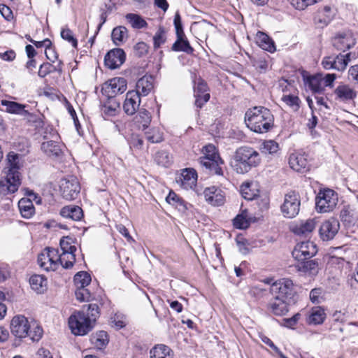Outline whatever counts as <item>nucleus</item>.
Returning a JSON list of instances; mask_svg holds the SVG:
<instances>
[{"instance_id": "c9c22d12", "label": "nucleus", "mask_w": 358, "mask_h": 358, "mask_svg": "<svg viewBox=\"0 0 358 358\" xmlns=\"http://www.w3.org/2000/svg\"><path fill=\"white\" fill-rule=\"evenodd\" d=\"M18 208L22 216L27 219L31 217L35 212L33 202L27 198H22L19 201Z\"/></svg>"}, {"instance_id": "4468645a", "label": "nucleus", "mask_w": 358, "mask_h": 358, "mask_svg": "<svg viewBox=\"0 0 358 358\" xmlns=\"http://www.w3.org/2000/svg\"><path fill=\"white\" fill-rule=\"evenodd\" d=\"M127 90V80L124 78L115 77L105 83L102 88L103 94L108 98H114Z\"/></svg>"}, {"instance_id": "69168bd1", "label": "nucleus", "mask_w": 358, "mask_h": 358, "mask_svg": "<svg viewBox=\"0 0 358 358\" xmlns=\"http://www.w3.org/2000/svg\"><path fill=\"white\" fill-rule=\"evenodd\" d=\"M134 50L138 57H141L148 52V46L144 42H138L135 45Z\"/></svg>"}, {"instance_id": "e2e57ef3", "label": "nucleus", "mask_w": 358, "mask_h": 358, "mask_svg": "<svg viewBox=\"0 0 358 358\" xmlns=\"http://www.w3.org/2000/svg\"><path fill=\"white\" fill-rule=\"evenodd\" d=\"M95 344L99 348H102L106 346L108 343V334L104 331H101L96 334V337L95 338Z\"/></svg>"}, {"instance_id": "a878e982", "label": "nucleus", "mask_w": 358, "mask_h": 358, "mask_svg": "<svg viewBox=\"0 0 358 358\" xmlns=\"http://www.w3.org/2000/svg\"><path fill=\"white\" fill-rule=\"evenodd\" d=\"M294 267L298 271L308 275H316L318 271V263L315 259L297 261Z\"/></svg>"}, {"instance_id": "4c0bfd02", "label": "nucleus", "mask_w": 358, "mask_h": 358, "mask_svg": "<svg viewBox=\"0 0 358 358\" xmlns=\"http://www.w3.org/2000/svg\"><path fill=\"white\" fill-rule=\"evenodd\" d=\"M171 50L175 52H184L189 55L194 52V48L190 45L185 35L181 36L180 38H176V41L172 45Z\"/></svg>"}, {"instance_id": "a211bd4d", "label": "nucleus", "mask_w": 358, "mask_h": 358, "mask_svg": "<svg viewBox=\"0 0 358 358\" xmlns=\"http://www.w3.org/2000/svg\"><path fill=\"white\" fill-rule=\"evenodd\" d=\"M334 13L330 6H326L318 9L313 16V23L316 28L326 27L333 20Z\"/></svg>"}, {"instance_id": "412c9836", "label": "nucleus", "mask_w": 358, "mask_h": 358, "mask_svg": "<svg viewBox=\"0 0 358 358\" xmlns=\"http://www.w3.org/2000/svg\"><path fill=\"white\" fill-rule=\"evenodd\" d=\"M141 97L138 92L134 90L129 91L126 94V99L123 104V109L125 113L129 115H134L139 108Z\"/></svg>"}, {"instance_id": "774afa93", "label": "nucleus", "mask_w": 358, "mask_h": 358, "mask_svg": "<svg viewBox=\"0 0 358 358\" xmlns=\"http://www.w3.org/2000/svg\"><path fill=\"white\" fill-rule=\"evenodd\" d=\"M262 36L264 37V39L266 40V43L260 44L262 48L270 52H274L275 50L274 42L266 34L262 33Z\"/></svg>"}, {"instance_id": "a18cd8bd", "label": "nucleus", "mask_w": 358, "mask_h": 358, "mask_svg": "<svg viewBox=\"0 0 358 358\" xmlns=\"http://www.w3.org/2000/svg\"><path fill=\"white\" fill-rule=\"evenodd\" d=\"M120 108V103L114 98H108V101L101 108L102 113L106 116H115Z\"/></svg>"}, {"instance_id": "39448f33", "label": "nucleus", "mask_w": 358, "mask_h": 358, "mask_svg": "<svg viewBox=\"0 0 358 358\" xmlns=\"http://www.w3.org/2000/svg\"><path fill=\"white\" fill-rule=\"evenodd\" d=\"M64 260V257L59 256L58 250L52 248H46L37 259L39 266L46 271L57 270L59 264L63 266Z\"/></svg>"}, {"instance_id": "13d9d810", "label": "nucleus", "mask_w": 358, "mask_h": 358, "mask_svg": "<svg viewBox=\"0 0 358 358\" xmlns=\"http://www.w3.org/2000/svg\"><path fill=\"white\" fill-rule=\"evenodd\" d=\"M154 48H159L166 41L165 32L163 27H159L153 37Z\"/></svg>"}, {"instance_id": "9b49d317", "label": "nucleus", "mask_w": 358, "mask_h": 358, "mask_svg": "<svg viewBox=\"0 0 358 358\" xmlns=\"http://www.w3.org/2000/svg\"><path fill=\"white\" fill-rule=\"evenodd\" d=\"M316 245L310 241L298 243L292 251L293 257L297 260H307L312 258L317 253Z\"/></svg>"}, {"instance_id": "e433bc0d", "label": "nucleus", "mask_w": 358, "mask_h": 358, "mask_svg": "<svg viewBox=\"0 0 358 358\" xmlns=\"http://www.w3.org/2000/svg\"><path fill=\"white\" fill-rule=\"evenodd\" d=\"M128 29L124 26L115 27L111 33V38L117 46L122 44L128 38Z\"/></svg>"}, {"instance_id": "b1692460", "label": "nucleus", "mask_w": 358, "mask_h": 358, "mask_svg": "<svg viewBox=\"0 0 358 358\" xmlns=\"http://www.w3.org/2000/svg\"><path fill=\"white\" fill-rule=\"evenodd\" d=\"M316 222L314 219L301 220L292 227V231L299 236H308L315 228Z\"/></svg>"}, {"instance_id": "f704fd0d", "label": "nucleus", "mask_w": 358, "mask_h": 358, "mask_svg": "<svg viewBox=\"0 0 358 358\" xmlns=\"http://www.w3.org/2000/svg\"><path fill=\"white\" fill-rule=\"evenodd\" d=\"M334 93L337 99L342 101H351L356 96V92L348 85L338 86Z\"/></svg>"}, {"instance_id": "bf43d9fd", "label": "nucleus", "mask_w": 358, "mask_h": 358, "mask_svg": "<svg viewBox=\"0 0 358 358\" xmlns=\"http://www.w3.org/2000/svg\"><path fill=\"white\" fill-rule=\"evenodd\" d=\"M99 306L96 303L89 304L87 306V313H85V315L89 317L90 321L94 323L96 318L99 317Z\"/></svg>"}, {"instance_id": "680f3d73", "label": "nucleus", "mask_w": 358, "mask_h": 358, "mask_svg": "<svg viewBox=\"0 0 358 358\" xmlns=\"http://www.w3.org/2000/svg\"><path fill=\"white\" fill-rule=\"evenodd\" d=\"M131 148L141 150L143 145V140L138 134H132L129 140Z\"/></svg>"}, {"instance_id": "423d86ee", "label": "nucleus", "mask_w": 358, "mask_h": 358, "mask_svg": "<svg viewBox=\"0 0 358 358\" xmlns=\"http://www.w3.org/2000/svg\"><path fill=\"white\" fill-rule=\"evenodd\" d=\"M69 325L71 332L76 336H84L93 328V323L84 311L76 312L71 315L69 319Z\"/></svg>"}, {"instance_id": "cd10ccee", "label": "nucleus", "mask_w": 358, "mask_h": 358, "mask_svg": "<svg viewBox=\"0 0 358 358\" xmlns=\"http://www.w3.org/2000/svg\"><path fill=\"white\" fill-rule=\"evenodd\" d=\"M60 215L65 218L79 221L83 217V212L80 207L75 205H69L63 207L60 210Z\"/></svg>"}, {"instance_id": "58836bf2", "label": "nucleus", "mask_w": 358, "mask_h": 358, "mask_svg": "<svg viewBox=\"0 0 358 358\" xmlns=\"http://www.w3.org/2000/svg\"><path fill=\"white\" fill-rule=\"evenodd\" d=\"M224 164V161L220 158L211 159L208 162H204L203 164H201V166L205 167L208 169L211 173H214L217 176H220L224 177V171L220 166L221 164Z\"/></svg>"}, {"instance_id": "603ef678", "label": "nucleus", "mask_w": 358, "mask_h": 358, "mask_svg": "<svg viewBox=\"0 0 358 358\" xmlns=\"http://www.w3.org/2000/svg\"><path fill=\"white\" fill-rule=\"evenodd\" d=\"M207 83L201 78L197 81H194V95L209 94Z\"/></svg>"}, {"instance_id": "3c124183", "label": "nucleus", "mask_w": 358, "mask_h": 358, "mask_svg": "<svg viewBox=\"0 0 358 358\" xmlns=\"http://www.w3.org/2000/svg\"><path fill=\"white\" fill-rule=\"evenodd\" d=\"M282 101L289 106L294 111H298L300 108L301 100L297 96L292 94L284 95Z\"/></svg>"}, {"instance_id": "4d7b16f0", "label": "nucleus", "mask_w": 358, "mask_h": 358, "mask_svg": "<svg viewBox=\"0 0 358 358\" xmlns=\"http://www.w3.org/2000/svg\"><path fill=\"white\" fill-rule=\"evenodd\" d=\"M173 24L176 29V38H180L181 36H184L185 32L183 31L181 17L179 12H176L174 16Z\"/></svg>"}, {"instance_id": "49530a36", "label": "nucleus", "mask_w": 358, "mask_h": 358, "mask_svg": "<svg viewBox=\"0 0 358 358\" xmlns=\"http://www.w3.org/2000/svg\"><path fill=\"white\" fill-rule=\"evenodd\" d=\"M154 160L159 166L169 167L172 164V156L166 150H159L155 154Z\"/></svg>"}, {"instance_id": "c85d7f7f", "label": "nucleus", "mask_w": 358, "mask_h": 358, "mask_svg": "<svg viewBox=\"0 0 358 358\" xmlns=\"http://www.w3.org/2000/svg\"><path fill=\"white\" fill-rule=\"evenodd\" d=\"M153 88V78L151 76L145 75L138 79L136 83V90L139 96L148 95Z\"/></svg>"}, {"instance_id": "052dcab7", "label": "nucleus", "mask_w": 358, "mask_h": 358, "mask_svg": "<svg viewBox=\"0 0 358 358\" xmlns=\"http://www.w3.org/2000/svg\"><path fill=\"white\" fill-rule=\"evenodd\" d=\"M278 144L272 140L266 141L263 143V152L269 154L276 153L278 150Z\"/></svg>"}, {"instance_id": "79ce46f5", "label": "nucleus", "mask_w": 358, "mask_h": 358, "mask_svg": "<svg viewBox=\"0 0 358 358\" xmlns=\"http://www.w3.org/2000/svg\"><path fill=\"white\" fill-rule=\"evenodd\" d=\"M125 18L131 27L136 29L146 28L148 25L147 22L138 14L127 13Z\"/></svg>"}, {"instance_id": "1a4fd4ad", "label": "nucleus", "mask_w": 358, "mask_h": 358, "mask_svg": "<svg viewBox=\"0 0 358 358\" xmlns=\"http://www.w3.org/2000/svg\"><path fill=\"white\" fill-rule=\"evenodd\" d=\"M300 196L298 193L291 191L285 195L281 206V211L285 217L293 218L298 215L300 210Z\"/></svg>"}, {"instance_id": "2f4dec72", "label": "nucleus", "mask_w": 358, "mask_h": 358, "mask_svg": "<svg viewBox=\"0 0 358 358\" xmlns=\"http://www.w3.org/2000/svg\"><path fill=\"white\" fill-rule=\"evenodd\" d=\"M152 116L149 111L145 109H141L134 117V123L136 127L142 130L148 127L151 122Z\"/></svg>"}, {"instance_id": "473e14b6", "label": "nucleus", "mask_w": 358, "mask_h": 358, "mask_svg": "<svg viewBox=\"0 0 358 358\" xmlns=\"http://www.w3.org/2000/svg\"><path fill=\"white\" fill-rule=\"evenodd\" d=\"M166 201L182 213H185L188 209V206H191L172 190L170 191L166 196Z\"/></svg>"}, {"instance_id": "0eeeda50", "label": "nucleus", "mask_w": 358, "mask_h": 358, "mask_svg": "<svg viewBox=\"0 0 358 358\" xmlns=\"http://www.w3.org/2000/svg\"><path fill=\"white\" fill-rule=\"evenodd\" d=\"M337 203L338 194L331 189L320 191L316 196V209L320 213H327L333 210Z\"/></svg>"}, {"instance_id": "aec40b11", "label": "nucleus", "mask_w": 358, "mask_h": 358, "mask_svg": "<svg viewBox=\"0 0 358 358\" xmlns=\"http://www.w3.org/2000/svg\"><path fill=\"white\" fill-rule=\"evenodd\" d=\"M176 181L185 189H192L196 185L197 173L193 169H185Z\"/></svg>"}, {"instance_id": "5fc2aeb1", "label": "nucleus", "mask_w": 358, "mask_h": 358, "mask_svg": "<svg viewBox=\"0 0 358 358\" xmlns=\"http://www.w3.org/2000/svg\"><path fill=\"white\" fill-rule=\"evenodd\" d=\"M233 224L235 228L239 229H245L249 227V222L243 213L236 216L233 220Z\"/></svg>"}, {"instance_id": "f257e3e1", "label": "nucleus", "mask_w": 358, "mask_h": 358, "mask_svg": "<svg viewBox=\"0 0 358 358\" xmlns=\"http://www.w3.org/2000/svg\"><path fill=\"white\" fill-rule=\"evenodd\" d=\"M11 334L15 337V345L29 338L32 342H38L43 336L42 327L34 320H29L23 315H15L10 324Z\"/></svg>"}, {"instance_id": "8fccbe9b", "label": "nucleus", "mask_w": 358, "mask_h": 358, "mask_svg": "<svg viewBox=\"0 0 358 358\" xmlns=\"http://www.w3.org/2000/svg\"><path fill=\"white\" fill-rule=\"evenodd\" d=\"M307 83L309 88L314 93H322L324 91V87L322 84V80L320 77L313 76L308 78Z\"/></svg>"}, {"instance_id": "a19ab883", "label": "nucleus", "mask_w": 358, "mask_h": 358, "mask_svg": "<svg viewBox=\"0 0 358 358\" xmlns=\"http://www.w3.org/2000/svg\"><path fill=\"white\" fill-rule=\"evenodd\" d=\"M203 156L199 158V164H203L204 162L220 158L215 146L213 144H208L202 150Z\"/></svg>"}, {"instance_id": "6e6d98bb", "label": "nucleus", "mask_w": 358, "mask_h": 358, "mask_svg": "<svg viewBox=\"0 0 358 358\" xmlns=\"http://www.w3.org/2000/svg\"><path fill=\"white\" fill-rule=\"evenodd\" d=\"M61 37L67 41L69 43H71L73 47L76 48L78 45V41L74 37L72 31L66 27L63 28L61 31Z\"/></svg>"}, {"instance_id": "ea45409f", "label": "nucleus", "mask_w": 358, "mask_h": 358, "mask_svg": "<svg viewBox=\"0 0 358 358\" xmlns=\"http://www.w3.org/2000/svg\"><path fill=\"white\" fill-rule=\"evenodd\" d=\"M41 150L50 157H58L62 152L59 143L53 141L43 142Z\"/></svg>"}, {"instance_id": "393cba45", "label": "nucleus", "mask_w": 358, "mask_h": 358, "mask_svg": "<svg viewBox=\"0 0 358 358\" xmlns=\"http://www.w3.org/2000/svg\"><path fill=\"white\" fill-rule=\"evenodd\" d=\"M289 303H290L287 301L274 297V299L268 303V310L275 315L282 316L288 312L287 306Z\"/></svg>"}, {"instance_id": "ddd939ff", "label": "nucleus", "mask_w": 358, "mask_h": 358, "mask_svg": "<svg viewBox=\"0 0 358 358\" xmlns=\"http://www.w3.org/2000/svg\"><path fill=\"white\" fill-rule=\"evenodd\" d=\"M340 229L339 221L331 217L322 223L319 228V235L324 241H329L336 236Z\"/></svg>"}, {"instance_id": "37998d69", "label": "nucleus", "mask_w": 358, "mask_h": 358, "mask_svg": "<svg viewBox=\"0 0 358 358\" xmlns=\"http://www.w3.org/2000/svg\"><path fill=\"white\" fill-rule=\"evenodd\" d=\"M29 284L32 289L42 293L46 287L47 279L41 275H34L29 279Z\"/></svg>"}, {"instance_id": "bb28decb", "label": "nucleus", "mask_w": 358, "mask_h": 358, "mask_svg": "<svg viewBox=\"0 0 358 358\" xmlns=\"http://www.w3.org/2000/svg\"><path fill=\"white\" fill-rule=\"evenodd\" d=\"M340 218L345 226H355L358 222V212L351 209L348 206H344L341 210Z\"/></svg>"}, {"instance_id": "0e129e2a", "label": "nucleus", "mask_w": 358, "mask_h": 358, "mask_svg": "<svg viewBox=\"0 0 358 358\" xmlns=\"http://www.w3.org/2000/svg\"><path fill=\"white\" fill-rule=\"evenodd\" d=\"M52 64L49 62H45L42 64L38 72V75L41 78H45L47 75L53 72Z\"/></svg>"}, {"instance_id": "864d4df0", "label": "nucleus", "mask_w": 358, "mask_h": 358, "mask_svg": "<svg viewBox=\"0 0 358 358\" xmlns=\"http://www.w3.org/2000/svg\"><path fill=\"white\" fill-rule=\"evenodd\" d=\"M75 295L76 299L81 302L85 301H88L92 299L91 292L86 288V287L76 288Z\"/></svg>"}, {"instance_id": "2eb2a0df", "label": "nucleus", "mask_w": 358, "mask_h": 358, "mask_svg": "<svg viewBox=\"0 0 358 358\" xmlns=\"http://www.w3.org/2000/svg\"><path fill=\"white\" fill-rule=\"evenodd\" d=\"M126 54L121 48H114L105 55V65L110 69L119 68L125 61Z\"/></svg>"}, {"instance_id": "6e6552de", "label": "nucleus", "mask_w": 358, "mask_h": 358, "mask_svg": "<svg viewBox=\"0 0 358 358\" xmlns=\"http://www.w3.org/2000/svg\"><path fill=\"white\" fill-rule=\"evenodd\" d=\"M59 189L64 199L71 201L78 197L80 186L76 177L69 176L60 180Z\"/></svg>"}, {"instance_id": "20e7f679", "label": "nucleus", "mask_w": 358, "mask_h": 358, "mask_svg": "<svg viewBox=\"0 0 358 358\" xmlns=\"http://www.w3.org/2000/svg\"><path fill=\"white\" fill-rule=\"evenodd\" d=\"M270 292L278 299L285 300L289 303L294 301L296 291L294 283L289 278H282L272 283Z\"/></svg>"}, {"instance_id": "dca6fc26", "label": "nucleus", "mask_w": 358, "mask_h": 358, "mask_svg": "<svg viewBox=\"0 0 358 358\" xmlns=\"http://www.w3.org/2000/svg\"><path fill=\"white\" fill-rule=\"evenodd\" d=\"M203 194L206 202L212 206H220L224 203L225 193L215 186L205 188Z\"/></svg>"}, {"instance_id": "6ab92c4d", "label": "nucleus", "mask_w": 358, "mask_h": 358, "mask_svg": "<svg viewBox=\"0 0 358 358\" xmlns=\"http://www.w3.org/2000/svg\"><path fill=\"white\" fill-rule=\"evenodd\" d=\"M20 156L14 152H10L7 155V169L6 175L10 176L13 178L20 179L21 174L20 169L22 166V164L20 162Z\"/></svg>"}, {"instance_id": "09e8293b", "label": "nucleus", "mask_w": 358, "mask_h": 358, "mask_svg": "<svg viewBox=\"0 0 358 358\" xmlns=\"http://www.w3.org/2000/svg\"><path fill=\"white\" fill-rule=\"evenodd\" d=\"M146 139L151 143H158L163 141V134L159 128L153 127L145 132Z\"/></svg>"}, {"instance_id": "7c9ffc66", "label": "nucleus", "mask_w": 358, "mask_h": 358, "mask_svg": "<svg viewBox=\"0 0 358 358\" xmlns=\"http://www.w3.org/2000/svg\"><path fill=\"white\" fill-rule=\"evenodd\" d=\"M194 32L201 38H207L208 34L215 28L214 25L206 20L194 22L192 24Z\"/></svg>"}, {"instance_id": "5701e85b", "label": "nucleus", "mask_w": 358, "mask_h": 358, "mask_svg": "<svg viewBox=\"0 0 358 358\" xmlns=\"http://www.w3.org/2000/svg\"><path fill=\"white\" fill-rule=\"evenodd\" d=\"M290 167L297 172L304 173L309 170L310 164L305 154H292L289 158Z\"/></svg>"}, {"instance_id": "f8f14e48", "label": "nucleus", "mask_w": 358, "mask_h": 358, "mask_svg": "<svg viewBox=\"0 0 358 358\" xmlns=\"http://www.w3.org/2000/svg\"><path fill=\"white\" fill-rule=\"evenodd\" d=\"M333 47L343 52L352 48L356 43L355 38L352 32H341L336 34L331 39Z\"/></svg>"}, {"instance_id": "c756f323", "label": "nucleus", "mask_w": 358, "mask_h": 358, "mask_svg": "<svg viewBox=\"0 0 358 358\" xmlns=\"http://www.w3.org/2000/svg\"><path fill=\"white\" fill-rule=\"evenodd\" d=\"M1 103L6 107V111L8 113L28 115L29 113L25 110L26 106L15 101L8 100H1Z\"/></svg>"}, {"instance_id": "f03ea898", "label": "nucleus", "mask_w": 358, "mask_h": 358, "mask_svg": "<svg viewBox=\"0 0 358 358\" xmlns=\"http://www.w3.org/2000/svg\"><path fill=\"white\" fill-rule=\"evenodd\" d=\"M273 115L271 110L263 106H255L248 109L245 114L247 127L252 131L266 133L273 125Z\"/></svg>"}, {"instance_id": "9d476101", "label": "nucleus", "mask_w": 358, "mask_h": 358, "mask_svg": "<svg viewBox=\"0 0 358 358\" xmlns=\"http://www.w3.org/2000/svg\"><path fill=\"white\" fill-rule=\"evenodd\" d=\"M350 53H340L336 56L324 57L322 62V66L327 70L336 69L342 71L345 69L350 59Z\"/></svg>"}, {"instance_id": "7ed1b4c3", "label": "nucleus", "mask_w": 358, "mask_h": 358, "mask_svg": "<svg viewBox=\"0 0 358 358\" xmlns=\"http://www.w3.org/2000/svg\"><path fill=\"white\" fill-rule=\"evenodd\" d=\"M261 162L259 153L254 148L242 146L234 154L233 167L238 173H245L253 167H257Z\"/></svg>"}, {"instance_id": "de8ad7c7", "label": "nucleus", "mask_w": 358, "mask_h": 358, "mask_svg": "<svg viewBox=\"0 0 358 358\" xmlns=\"http://www.w3.org/2000/svg\"><path fill=\"white\" fill-rule=\"evenodd\" d=\"M91 280L90 275L86 271H80L77 273L73 278V281L76 288L87 287L90 285Z\"/></svg>"}, {"instance_id": "72a5a7b5", "label": "nucleus", "mask_w": 358, "mask_h": 358, "mask_svg": "<svg viewBox=\"0 0 358 358\" xmlns=\"http://www.w3.org/2000/svg\"><path fill=\"white\" fill-rule=\"evenodd\" d=\"M326 318L324 309L320 306L313 307L309 314L307 322L309 324H321Z\"/></svg>"}, {"instance_id": "338daca9", "label": "nucleus", "mask_w": 358, "mask_h": 358, "mask_svg": "<svg viewBox=\"0 0 358 358\" xmlns=\"http://www.w3.org/2000/svg\"><path fill=\"white\" fill-rule=\"evenodd\" d=\"M195 97V106L199 108H201L210 99V94H199V95H194Z\"/></svg>"}, {"instance_id": "c03bdc74", "label": "nucleus", "mask_w": 358, "mask_h": 358, "mask_svg": "<svg viewBox=\"0 0 358 358\" xmlns=\"http://www.w3.org/2000/svg\"><path fill=\"white\" fill-rule=\"evenodd\" d=\"M171 352L172 350L168 346L157 345L150 352V358H172Z\"/></svg>"}, {"instance_id": "4be33fe9", "label": "nucleus", "mask_w": 358, "mask_h": 358, "mask_svg": "<svg viewBox=\"0 0 358 358\" xmlns=\"http://www.w3.org/2000/svg\"><path fill=\"white\" fill-rule=\"evenodd\" d=\"M21 184L20 179L13 178L6 175L0 179V194L6 196L17 191Z\"/></svg>"}, {"instance_id": "f3484780", "label": "nucleus", "mask_w": 358, "mask_h": 358, "mask_svg": "<svg viewBox=\"0 0 358 358\" xmlns=\"http://www.w3.org/2000/svg\"><path fill=\"white\" fill-rule=\"evenodd\" d=\"M59 245L62 250V254L59 255V256L71 257L70 261H66L63 264V268L66 269L71 268L76 262L75 252L76 251V247L71 245V238L69 236L63 237L60 240Z\"/></svg>"}]
</instances>
